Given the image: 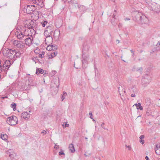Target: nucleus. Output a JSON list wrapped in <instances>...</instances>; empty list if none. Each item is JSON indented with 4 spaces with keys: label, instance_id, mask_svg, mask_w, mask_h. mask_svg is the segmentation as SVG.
<instances>
[{
    "label": "nucleus",
    "instance_id": "79ce46f5",
    "mask_svg": "<svg viewBox=\"0 0 160 160\" xmlns=\"http://www.w3.org/2000/svg\"><path fill=\"white\" fill-rule=\"evenodd\" d=\"M144 138V135H142L139 137L140 139H142Z\"/></svg>",
    "mask_w": 160,
    "mask_h": 160
},
{
    "label": "nucleus",
    "instance_id": "f8f14e48",
    "mask_svg": "<svg viewBox=\"0 0 160 160\" xmlns=\"http://www.w3.org/2000/svg\"><path fill=\"white\" fill-rule=\"evenodd\" d=\"M82 61V66L83 68H85L87 67V65L88 64V56H87L86 57H85L84 58L83 57Z\"/></svg>",
    "mask_w": 160,
    "mask_h": 160
},
{
    "label": "nucleus",
    "instance_id": "c756f323",
    "mask_svg": "<svg viewBox=\"0 0 160 160\" xmlns=\"http://www.w3.org/2000/svg\"><path fill=\"white\" fill-rule=\"evenodd\" d=\"M138 106L137 107V109H139L141 110H143V107L141 106V104L139 102L138 103Z\"/></svg>",
    "mask_w": 160,
    "mask_h": 160
},
{
    "label": "nucleus",
    "instance_id": "37998d69",
    "mask_svg": "<svg viewBox=\"0 0 160 160\" xmlns=\"http://www.w3.org/2000/svg\"><path fill=\"white\" fill-rule=\"evenodd\" d=\"M47 72L45 71V72H44V73H43V75L44 77H46L48 74V73L47 72Z\"/></svg>",
    "mask_w": 160,
    "mask_h": 160
},
{
    "label": "nucleus",
    "instance_id": "3c124183",
    "mask_svg": "<svg viewBox=\"0 0 160 160\" xmlns=\"http://www.w3.org/2000/svg\"><path fill=\"white\" fill-rule=\"evenodd\" d=\"M8 97L7 96L4 97H2V98L3 99H5L6 98H8Z\"/></svg>",
    "mask_w": 160,
    "mask_h": 160
},
{
    "label": "nucleus",
    "instance_id": "680f3d73",
    "mask_svg": "<svg viewBox=\"0 0 160 160\" xmlns=\"http://www.w3.org/2000/svg\"><path fill=\"white\" fill-rule=\"evenodd\" d=\"M117 42H118V43H119L120 41L119 40H117Z\"/></svg>",
    "mask_w": 160,
    "mask_h": 160
},
{
    "label": "nucleus",
    "instance_id": "412c9836",
    "mask_svg": "<svg viewBox=\"0 0 160 160\" xmlns=\"http://www.w3.org/2000/svg\"><path fill=\"white\" fill-rule=\"evenodd\" d=\"M18 48L21 49H23L25 48V44L22 42L20 41V42L19 43V44L17 47Z\"/></svg>",
    "mask_w": 160,
    "mask_h": 160
},
{
    "label": "nucleus",
    "instance_id": "1a4fd4ad",
    "mask_svg": "<svg viewBox=\"0 0 160 160\" xmlns=\"http://www.w3.org/2000/svg\"><path fill=\"white\" fill-rule=\"evenodd\" d=\"M11 64V63L9 60H6L2 66L3 70L4 71H7L8 69Z\"/></svg>",
    "mask_w": 160,
    "mask_h": 160
},
{
    "label": "nucleus",
    "instance_id": "774afa93",
    "mask_svg": "<svg viewBox=\"0 0 160 160\" xmlns=\"http://www.w3.org/2000/svg\"><path fill=\"white\" fill-rule=\"evenodd\" d=\"M114 11H115V12H116V10H114Z\"/></svg>",
    "mask_w": 160,
    "mask_h": 160
},
{
    "label": "nucleus",
    "instance_id": "69168bd1",
    "mask_svg": "<svg viewBox=\"0 0 160 160\" xmlns=\"http://www.w3.org/2000/svg\"><path fill=\"white\" fill-rule=\"evenodd\" d=\"M84 155H85V157H87V155H86V154H84Z\"/></svg>",
    "mask_w": 160,
    "mask_h": 160
},
{
    "label": "nucleus",
    "instance_id": "f03ea898",
    "mask_svg": "<svg viewBox=\"0 0 160 160\" xmlns=\"http://www.w3.org/2000/svg\"><path fill=\"white\" fill-rule=\"evenodd\" d=\"M3 54L7 58L12 59L16 56L17 53L15 50L10 49L6 50V52H4Z\"/></svg>",
    "mask_w": 160,
    "mask_h": 160
},
{
    "label": "nucleus",
    "instance_id": "5701e85b",
    "mask_svg": "<svg viewBox=\"0 0 160 160\" xmlns=\"http://www.w3.org/2000/svg\"><path fill=\"white\" fill-rule=\"evenodd\" d=\"M44 71L43 69L41 68H37L36 70V74H38L39 73H43Z\"/></svg>",
    "mask_w": 160,
    "mask_h": 160
},
{
    "label": "nucleus",
    "instance_id": "6e6552de",
    "mask_svg": "<svg viewBox=\"0 0 160 160\" xmlns=\"http://www.w3.org/2000/svg\"><path fill=\"white\" fill-rule=\"evenodd\" d=\"M54 30V27L52 25H49L47 27L44 32L45 35L51 36L52 32Z\"/></svg>",
    "mask_w": 160,
    "mask_h": 160
},
{
    "label": "nucleus",
    "instance_id": "9d476101",
    "mask_svg": "<svg viewBox=\"0 0 160 160\" xmlns=\"http://www.w3.org/2000/svg\"><path fill=\"white\" fill-rule=\"evenodd\" d=\"M151 104V101L149 98H147L146 99L145 102L144 104V106L145 108L147 110L146 111L147 113L150 110L149 106Z\"/></svg>",
    "mask_w": 160,
    "mask_h": 160
},
{
    "label": "nucleus",
    "instance_id": "72a5a7b5",
    "mask_svg": "<svg viewBox=\"0 0 160 160\" xmlns=\"http://www.w3.org/2000/svg\"><path fill=\"white\" fill-rule=\"evenodd\" d=\"M48 23L47 21H45L44 22H41L42 25V27H44Z\"/></svg>",
    "mask_w": 160,
    "mask_h": 160
},
{
    "label": "nucleus",
    "instance_id": "e433bc0d",
    "mask_svg": "<svg viewBox=\"0 0 160 160\" xmlns=\"http://www.w3.org/2000/svg\"><path fill=\"white\" fill-rule=\"evenodd\" d=\"M104 124H105V123L104 122H102V124H101V127L102 128L104 129H106V128H105L104 126Z\"/></svg>",
    "mask_w": 160,
    "mask_h": 160
},
{
    "label": "nucleus",
    "instance_id": "de8ad7c7",
    "mask_svg": "<svg viewBox=\"0 0 160 160\" xmlns=\"http://www.w3.org/2000/svg\"><path fill=\"white\" fill-rule=\"evenodd\" d=\"M131 96L132 97H135V93H134L133 94L132 93L131 95Z\"/></svg>",
    "mask_w": 160,
    "mask_h": 160
},
{
    "label": "nucleus",
    "instance_id": "603ef678",
    "mask_svg": "<svg viewBox=\"0 0 160 160\" xmlns=\"http://www.w3.org/2000/svg\"><path fill=\"white\" fill-rule=\"evenodd\" d=\"M28 23H27L25 25V28H28Z\"/></svg>",
    "mask_w": 160,
    "mask_h": 160
},
{
    "label": "nucleus",
    "instance_id": "4d7b16f0",
    "mask_svg": "<svg viewBox=\"0 0 160 160\" xmlns=\"http://www.w3.org/2000/svg\"><path fill=\"white\" fill-rule=\"evenodd\" d=\"M131 52H132L133 53H132V55H134V53H133V50L132 49L131 50H130Z\"/></svg>",
    "mask_w": 160,
    "mask_h": 160
},
{
    "label": "nucleus",
    "instance_id": "bb28decb",
    "mask_svg": "<svg viewBox=\"0 0 160 160\" xmlns=\"http://www.w3.org/2000/svg\"><path fill=\"white\" fill-rule=\"evenodd\" d=\"M58 54V52L57 51H54L53 52L51 53L50 56H49V58H52L55 57Z\"/></svg>",
    "mask_w": 160,
    "mask_h": 160
},
{
    "label": "nucleus",
    "instance_id": "9b49d317",
    "mask_svg": "<svg viewBox=\"0 0 160 160\" xmlns=\"http://www.w3.org/2000/svg\"><path fill=\"white\" fill-rule=\"evenodd\" d=\"M151 81V78L148 75H146L144 78L142 79V82L143 84H147L149 83Z\"/></svg>",
    "mask_w": 160,
    "mask_h": 160
},
{
    "label": "nucleus",
    "instance_id": "cd10ccee",
    "mask_svg": "<svg viewBox=\"0 0 160 160\" xmlns=\"http://www.w3.org/2000/svg\"><path fill=\"white\" fill-rule=\"evenodd\" d=\"M20 41L18 40H15L13 41V44L14 46L18 47L19 43L20 42Z\"/></svg>",
    "mask_w": 160,
    "mask_h": 160
},
{
    "label": "nucleus",
    "instance_id": "a878e982",
    "mask_svg": "<svg viewBox=\"0 0 160 160\" xmlns=\"http://www.w3.org/2000/svg\"><path fill=\"white\" fill-rule=\"evenodd\" d=\"M137 89L136 87L135 86H133L130 89L131 93L133 92V93H135L137 92Z\"/></svg>",
    "mask_w": 160,
    "mask_h": 160
},
{
    "label": "nucleus",
    "instance_id": "aec40b11",
    "mask_svg": "<svg viewBox=\"0 0 160 160\" xmlns=\"http://www.w3.org/2000/svg\"><path fill=\"white\" fill-rule=\"evenodd\" d=\"M21 116L24 119H28L30 117V114L27 112H24L22 113Z\"/></svg>",
    "mask_w": 160,
    "mask_h": 160
},
{
    "label": "nucleus",
    "instance_id": "4468645a",
    "mask_svg": "<svg viewBox=\"0 0 160 160\" xmlns=\"http://www.w3.org/2000/svg\"><path fill=\"white\" fill-rule=\"evenodd\" d=\"M25 39L26 44L28 46L31 45L32 43L33 38L31 37H27Z\"/></svg>",
    "mask_w": 160,
    "mask_h": 160
},
{
    "label": "nucleus",
    "instance_id": "c85d7f7f",
    "mask_svg": "<svg viewBox=\"0 0 160 160\" xmlns=\"http://www.w3.org/2000/svg\"><path fill=\"white\" fill-rule=\"evenodd\" d=\"M33 23V22L32 21H31L30 22H29V23L28 24V28H32L33 27V25H32Z\"/></svg>",
    "mask_w": 160,
    "mask_h": 160
},
{
    "label": "nucleus",
    "instance_id": "8fccbe9b",
    "mask_svg": "<svg viewBox=\"0 0 160 160\" xmlns=\"http://www.w3.org/2000/svg\"><path fill=\"white\" fill-rule=\"evenodd\" d=\"M124 20L125 21L127 20H130V19L129 18H126L124 19Z\"/></svg>",
    "mask_w": 160,
    "mask_h": 160
},
{
    "label": "nucleus",
    "instance_id": "a19ab883",
    "mask_svg": "<svg viewBox=\"0 0 160 160\" xmlns=\"http://www.w3.org/2000/svg\"><path fill=\"white\" fill-rule=\"evenodd\" d=\"M38 57L42 58H43L44 56H42V55L41 53H39L38 54Z\"/></svg>",
    "mask_w": 160,
    "mask_h": 160
},
{
    "label": "nucleus",
    "instance_id": "0e129e2a",
    "mask_svg": "<svg viewBox=\"0 0 160 160\" xmlns=\"http://www.w3.org/2000/svg\"><path fill=\"white\" fill-rule=\"evenodd\" d=\"M158 44L159 45H160V42H158V43H157V44Z\"/></svg>",
    "mask_w": 160,
    "mask_h": 160
},
{
    "label": "nucleus",
    "instance_id": "a211bd4d",
    "mask_svg": "<svg viewBox=\"0 0 160 160\" xmlns=\"http://www.w3.org/2000/svg\"><path fill=\"white\" fill-rule=\"evenodd\" d=\"M7 154H9V156L11 158H13L16 155V154L11 149L7 151Z\"/></svg>",
    "mask_w": 160,
    "mask_h": 160
},
{
    "label": "nucleus",
    "instance_id": "f257e3e1",
    "mask_svg": "<svg viewBox=\"0 0 160 160\" xmlns=\"http://www.w3.org/2000/svg\"><path fill=\"white\" fill-rule=\"evenodd\" d=\"M134 19L137 21L138 23L142 25L143 24H147L148 23V20L147 18L141 13H137Z\"/></svg>",
    "mask_w": 160,
    "mask_h": 160
},
{
    "label": "nucleus",
    "instance_id": "b1692460",
    "mask_svg": "<svg viewBox=\"0 0 160 160\" xmlns=\"http://www.w3.org/2000/svg\"><path fill=\"white\" fill-rule=\"evenodd\" d=\"M132 70L133 71H136L141 74V73H142V67H140L138 68H137L136 69H135V68H134V67H133L132 68Z\"/></svg>",
    "mask_w": 160,
    "mask_h": 160
},
{
    "label": "nucleus",
    "instance_id": "13d9d810",
    "mask_svg": "<svg viewBox=\"0 0 160 160\" xmlns=\"http://www.w3.org/2000/svg\"><path fill=\"white\" fill-rule=\"evenodd\" d=\"M38 57H37L36 58H33V60H38L37 58H38Z\"/></svg>",
    "mask_w": 160,
    "mask_h": 160
},
{
    "label": "nucleus",
    "instance_id": "dca6fc26",
    "mask_svg": "<svg viewBox=\"0 0 160 160\" xmlns=\"http://www.w3.org/2000/svg\"><path fill=\"white\" fill-rule=\"evenodd\" d=\"M16 34L17 35L18 38L19 39L22 40L23 38H26L24 32L23 33L21 32H16Z\"/></svg>",
    "mask_w": 160,
    "mask_h": 160
},
{
    "label": "nucleus",
    "instance_id": "49530a36",
    "mask_svg": "<svg viewBox=\"0 0 160 160\" xmlns=\"http://www.w3.org/2000/svg\"><path fill=\"white\" fill-rule=\"evenodd\" d=\"M41 133L43 134H45L47 133V132L45 130H43Z\"/></svg>",
    "mask_w": 160,
    "mask_h": 160
},
{
    "label": "nucleus",
    "instance_id": "6e6d98bb",
    "mask_svg": "<svg viewBox=\"0 0 160 160\" xmlns=\"http://www.w3.org/2000/svg\"><path fill=\"white\" fill-rule=\"evenodd\" d=\"M65 125L66 127H68L69 126V124L67 123H66L65 124Z\"/></svg>",
    "mask_w": 160,
    "mask_h": 160
},
{
    "label": "nucleus",
    "instance_id": "0eeeda50",
    "mask_svg": "<svg viewBox=\"0 0 160 160\" xmlns=\"http://www.w3.org/2000/svg\"><path fill=\"white\" fill-rule=\"evenodd\" d=\"M119 93L121 96V98L122 101L125 99V96H126V92L124 89L123 85L120 86L118 88Z\"/></svg>",
    "mask_w": 160,
    "mask_h": 160
},
{
    "label": "nucleus",
    "instance_id": "338daca9",
    "mask_svg": "<svg viewBox=\"0 0 160 160\" xmlns=\"http://www.w3.org/2000/svg\"><path fill=\"white\" fill-rule=\"evenodd\" d=\"M158 160H160V158H158Z\"/></svg>",
    "mask_w": 160,
    "mask_h": 160
},
{
    "label": "nucleus",
    "instance_id": "20e7f679",
    "mask_svg": "<svg viewBox=\"0 0 160 160\" xmlns=\"http://www.w3.org/2000/svg\"><path fill=\"white\" fill-rule=\"evenodd\" d=\"M148 8L150 10H152L157 12H160V5L154 2L152 3L151 5H149Z\"/></svg>",
    "mask_w": 160,
    "mask_h": 160
},
{
    "label": "nucleus",
    "instance_id": "bf43d9fd",
    "mask_svg": "<svg viewBox=\"0 0 160 160\" xmlns=\"http://www.w3.org/2000/svg\"><path fill=\"white\" fill-rule=\"evenodd\" d=\"M134 105H135L136 107H137H137H138V104L137 103H136L134 104Z\"/></svg>",
    "mask_w": 160,
    "mask_h": 160
},
{
    "label": "nucleus",
    "instance_id": "473e14b6",
    "mask_svg": "<svg viewBox=\"0 0 160 160\" xmlns=\"http://www.w3.org/2000/svg\"><path fill=\"white\" fill-rule=\"evenodd\" d=\"M47 50L48 51L52 50V45H48V47L47 48Z\"/></svg>",
    "mask_w": 160,
    "mask_h": 160
},
{
    "label": "nucleus",
    "instance_id": "4c0bfd02",
    "mask_svg": "<svg viewBox=\"0 0 160 160\" xmlns=\"http://www.w3.org/2000/svg\"><path fill=\"white\" fill-rule=\"evenodd\" d=\"M56 82H57V84H56V87L58 88L59 87V80H58V81H57Z\"/></svg>",
    "mask_w": 160,
    "mask_h": 160
},
{
    "label": "nucleus",
    "instance_id": "2f4dec72",
    "mask_svg": "<svg viewBox=\"0 0 160 160\" xmlns=\"http://www.w3.org/2000/svg\"><path fill=\"white\" fill-rule=\"evenodd\" d=\"M11 107L13 108V111H15L16 109V105L15 103L11 104Z\"/></svg>",
    "mask_w": 160,
    "mask_h": 160
},
{
    "label": "nucleus",
    "instance_id": "f3484780",
    "mask_svg": "<svg viewBox=\"0 0 160 160\" xmlns=\"http://www.w3.org/2000/svg\"><path fill=\"white\" fill-rule=\"evenodd\" d=\"M46 38L45 39V41L46 43L50 44L52 42L53 40V38L51 36L45 35Z\"/></svg>",
    "mask_w": 160,
    "mask_h": 160
},
{
    "label": "nucleus",
    "instance_id": "58836bf2",
    "mask_svg": "<svg viewBox=\"0 0 160 160\" xmlns=\"http://www.w3.org/2000/svg\"><path fill=\"white\" fill-rule=\"evenodd\" d=\"M139 142L141 143L142 144H143L144 143V141L142 139H140Z\"/></svg>",
    "mask_w": 160,
    "mask_h": 160
},
{
    "label": "nucleus",
    "instance_id": "423d86ee",
    "mask_svg": "<svg viewBox=\"0 0 160 160\" xmlns=\"http://www.w3.org/2000/svg\"><path fill=\"white\" fill-rule=\"evenodd\" d=\"M24 33L27 37H31L33 38L35 34V30L33 28H27L24 31Z\"/></svg>",
    "mask_w": 160,
    "mask_h": 160
},
{
    "label": "nucleus",
    "instance_id": "864d4df0",
    "mask_svg": "<svg viewBox=\"0 0 160 160\" xmlns=\"http://www.w3.org/2000/svg\"><path fill=\"white\" fill-rule=\"evenodd\" d=\"M145 159L146 160H150L149 159V158L147 156H146Z\"/></svg>",
    "mask_w": 160,
    "mask_h": 160
},
{
    "label": "nucleus",
    "instance_id": "2eb2a0df",
    "mask_svg": "<svg viewBox=\"0 0 160 160\" xmlns=\"http://www.w3.org/2000/svg\"><path fill=\"white\" fill-rule=\"evenodd\" d=\"M32 2L41 7H42L44 5L42 0H32Z\"/></svg>",
    "mask_w": 160,
    "mask_h": 160
},
{
    "label": "nucleus",
    "instance_id": "c03bdc74",
    "mask_svg": "<svg viewBox=\"0 0 160 160\" xmlns=\"http://www.w3.org/2000/svg\"><path fill=\"white\" fill-rule=\"evenodd\" d=\"M89 115H90V118L92 119V113L90 112Z\"/></svg>",
    "mask_w": 160,
    "mask_h": 160
},
{
    "label": "nucleus",
    "instance_id": "4be33fe9",
    "mask_svg": "<svg viewBox=\"0 0 160 160\" xmlns=\"http://www.w3.org/2000/svg\"><path fill=\"white\" fill-rule=\"evenodd\" d=\"M69 149L72 153L74 152H75V149L73 145L72 144H71L69 145Z\"/></svg>",
    "mask_w": 160,
    "mask_h": 160
},
{
    "label": "nucleus",
    "instance_id": "09e8293b",
    "mask_svg": "<svg viewBox=\"0 0 160 160\" xmlns=\"http://www.w3.org/2000/svg\"><path fill=\"white\" fill-rule=\"evenodd\" d=\"M4 135H3V136H2V135H1V138H2V139L3 140H5L6 139V138H4Z\"/></svg>",
    "mask_w": 160,
    "mask_h": 160
},
{
    "label": "nucleus",
    "instance_id": "7ed1b4c3",
    "mask_svg": "<svg viewBox=\"0 0 160 160\" xmlns=\"http://www.w3.org/2000/svg\"><path fill=\"white\" fill-rule=\"evenodd\" d=\"M7 122L9 125L14 126L17 124L18 119L16 116H12L7 118Z\"/></svg>",
    "mask_w": 160,
    "mask_h": 160
},
{
    "label": "nucleus",
    "instance_id": "393cba45",
    "mask_svg": "<svg viewBox=\"0 0 160 160\" xmlns=\"http://www.w3.org/2000/svg\"><path fill=\"white\" fill-rule=\"evenodd\" d=\"M116 15V13H114L113 14V16L112 17V19L111 20V22L112 24L114 25H116V23L115 22V18L114 17Z\"/></svg>",
    "mask_w": 160,
    "mask_h": 160
},
{
    "label": "nucleus",
    "instance_id": "c9c22d12",
    "mask_svg": "<svg viewBox=\"0 0 160 160\" xmlns=\"http://www.w3.org/2000/svg\"><path fill=\"white\" fill-rule=\"evenodd\" d=\"M59 154L61 156L62 155H63L65 156V154L64 153L63 151H62L59 152Z\"/></svg>",
    "mask_w": 160,
    "mask_h": 160
},
{
    "label": "nucleus",
    "instance_id": "ea45409f",
    "mask_svg": "<svg viewBox=\"0 0 160 160\" xmlns=\"http://www.w3.org/2000/svg\"><path fill=\"white\" fill-rule=\"evenodd\" d=\"M125 147L128 148L129 150H131V148L130 146H127V145H125Z\"/></svg>",
    "mask_w": 160,
    "mask_h": 160
},
{
    "label": "nucleus",
    "instance_id": "ddd939ff",
    "mask_svg": "<svg viewBox=\"0 0 160 160\" xmlns=\"http://www.w3.org/2000/svg\"><path fill=\"white\" fill-rule=\"evenodd\" d=\"M60 32L58 30H56L54 31L53 36L54 38L56 40H58L60 36Z\"/></svg>",
    "mask_w": 160,
    "mask_h": 160
},
{
    "label": "nucleus",
    "instance_id": "052dcab7",
    "mask_svg": "<svg viewBox=\"0 0 160 160\" xmlns=\"http://www.w3.org/2000/svg\"><path fill=\"white\" fill-rule=\"evenodd\" d=\"M54 145H55V146H56V147L58 146L57 143H54Z\"/></svg>",
    "mask_w": 160,
    "mask_h": 160
},
{
    "label": "nucleus",
    "instance_id": "6ab92c4d",
    "mask_svg": "<svg viewBox=\"0 0 160 160\" xmlns=\"http://www.w3.org/2000/svg\"><path fill=\"white\" fill-rule=\"evenodd\" d=\"M155 150L157 154L160 155V145L159 144L156 145Z\"/></svg>",
    "mask_w": 160,
    "mask_h": 160
},
{
    "label": "nucleus",
    "instance_id": "39448f33",
    "mask_svg": "<svg viewBox=\"0 0 160 160\" xmlns=\"http://www.w3.org/2000/svg\"><path fill=\"white\" fill-rule=\"evenodd\" d=\"M35 5H28L25 7L23 8V11L28 14H31L35 10Z\"/></svg>",
    "mask_w": 160,
    "mask_h": 160
},
{
    "label": "nucleus",
    "instance_id": "f704fd0d",
    "mask_svg": "<svg viewBox=\"0 0 160 160\" xmlns=\"http://www.w3.org/2000/svg\"><path fill=\"white\" fill-rule=\"evenodd\" d=\"M52 50L55 51L57 49V46L56 45H52Z\"/></svg>",
    "mask_w": 160,
    "mask_h": 160
},
{
    "label": "nucleus",
    "instance_id": "7c9ffc66",
    "mask_svg": "<svg viewBox=\"0 0 160 160\" xmlns=\"http://www.w3.org/2000/svg\"><path fill=\"white\" fill-rule=\"evenodd\" d=\"M67 95V93L66 92H63V94L62 95V96L61 97L62 101L65 99V96Z\"/></svg>",
    "mask_w": 160,
    "mask_h": 160
},
{
    "label": "nucleus",
    "instance_id": "e2e57ef3",
    "mask_svg": "<svg viewBox=\"0 0 160 160\" xmlns=\"http://www.w3.org/2000/svg\"><path fill=\"white\" fill-rule=\"evenodd\" d=\"M62 1H63V2H65L66 1V0H61Z\"/></svg>",
    "mask_w": 160,
    "mask_h": 160
},
{
    "label": "nucleus",
    "instance_id": "5fc2aeb1",
    "mask_svg": "<svg viewBox=\"0 0 160 160\" xmlns=\"http://www.w3.org/2000/svg\"><path fill=\"white\" fill-rule=\"evenodd\" d=\"M45 52H41V54L42 55V56H44V54H45Z\"/></svg>",
    "mask_w": 160,
    "mask_h": 160
},
{
    "label": "nucleus",
    "instance_id": "a18cd8bd",
    "mask_svg": "<svg viewBox=\"0 0 160 160\" xmlns=\"http://www.w3.org/2000/svg\"><path fill=\"white\" fill-rule=\"evenodd\" d=\"M54 148L55 149H56L57 150V149H58L59 148V145H58L56 147L54 146Z\"/></svg>",
    "mask_w": 160,
    "mask_h": 160
}]
</instances>
